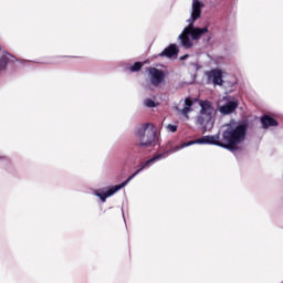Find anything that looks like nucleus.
I'll return each mask as SVG.
<instances>
[{
  "label": "nucleus",
  "instance_id": "obj_1",
  "mask_svg": "<svg viewBox=\"0 0 283 283\" xmlns=\"http://www.w3.org/2000/svg\"><path fill=\"white\" fill-rule=\"evenodd\" d=\"M249 132V122L244 120L239 124H230L222 134L223 149L235 151L238 145L244 143Z\"/></svg>",
  "mask_w": 283,
  "mask_h": 283
},
{
  "label": "nucleus",
  "instance_id": "obj_2",
  "mask_svg": "<svg viewBox=\"0 0 283 283\" xmlns=\"http://www.w3.org/2000/svg\"><path fill=\"white\" fill-rule=\"evenodd\" d=\"M160 158H163V155H154L153 158L146 161H143L138 166V169L132 176H129L127 180L123 181L120 185L113 186L106 192L97 193L98 198H101L102 202H105V200H107V198H109L111 196H114L116 191H120L123 187H127V185H129V182H132V180H134V178H136V176H138V174L143 171V169H147V167H149L150 165H154V163H156V160H160Z\"/></svg>",
  "mask_w": 283,
  "mask_h": 283
},
{
  "label": "nucleus",
  "instance_id": "obj_3",
  "mask_svg": "<svg viewBox=\"0 0 283 283\" xmlns=\"http://www.w3.org/2000/svg\"><path fill=\"white\" fill-rule=\"evenodd\" d=\"M217 145V147H223L224 143H222L220 140V137H216V136H203L198 138L197 140H190L187 143H184L179 146H176L165 153L161 154H155V156H163L161 158H159V160H163V158H165L166 156H169V154H176V151H180V149H185V147H191V145Z\"/></svg>",
  "mask_w": 283,
  "mask_h": 283
},
{
  "label": "nucleus",
  "instance_id": "obj_4",
  "mask_svg": "<svg viewBox=\"0 0 283 283\" xmlns=\"http://www.w3.org/2000/svg\"><path fill=\"white\" fill-rule=\"evenodd\" d=\"M136 138L139 147H151L156 142V129L153 124H143L136 132Z\"/></svg>",
  "mask_w": 283,
  "mask_h": 283
},
{
  "label": "nucleus",
  "instance_id": "obj_5",
  "mask_svg": "<svg viewBox=\"0 0 283 283\" xmlns=\"http://www.w3.org/2000/svg\"><path fill=\"white\" fill-rule=\"evenodd\" d=\"M148 73L150 76V83L155 87H158V85L163 84L165 81V71L156 69V67H149Z\"/></svg>",
  "mask_w": 283,
  "mask_h": 283
},
{
  "label": "nucleus",
  "instance_id": "obj_6",
  "mask_svg": "<svg viewBox=\"0 0 283 283\" xmlns=\"http://www.w3.org/2000/svg\"><path fill=\"white\" fill-rule=\"evenodd\" d=\"M187 34H190L193 41H198L202 38V34L209 32V28L205 27L202 29L193 27V22H189V25L186 27Z\"/></svg>",
  "mask_w": 283,
  "mask_h": 283
},
{
  "label": "nucleus",
  "instance_id": "obj_7",
  "mask_svg": "<svg viewBox=\"0 0 283 283\" xmlns=\"http://www.w3.org/2000/svg\"><path fill=\"white\" fill-rule=\"evenodd\" d=\"M202 8H205V4L200 0H193L191 18L188 20L189 23H195V21L202 17Z\"/></svg>",
  "mask_w": 283,
  "mask_h": 283
},
{
  "label": "nucleus",
  "instance_id": "obj_8",
  "mask_svg": "<svg viewBox=\"0 0 283 283\" xmlns=\"http://www.w3.org/2000/svg\"><path fill=\"white\" fill-rule=\"evenodd\" d=\"M240 105V102L238 99L229 101L224 105L219 107L220 114H223V116H229V114H233L238 109Z\"/></svg>",
  "mask_w": 283,
  "mask_h": 283
},
{
  "label": "nucleus",
  "instance_id": "obj_9",
  "mask_svg": "<svg viewBox=\"0 0 283 283\" xmlns=\"http://www.w3.org/2000/svg\"><path fill=\"white\" fill-rule=\"evenodd\" d=\"M208 81H212L213 85H222V71L220 69H212L207 72Z\"/></svg>",
  "mask_w": 283,
  "mask_h": 283
},
{
  "label": "nucleus",
  "instance_id": "obj_10",
  "mask_svg": "<svg viewBox=\"0 0 283 283\" xmlns=\"http://www.w3.org/2000/svg\"><path fill=\"white\" fill-rule=\"evenodd\" d=\"M13 59L14 56H12L10 53L0 51V70H6V67H8V63L14 61Z\"/></svg>",
  "mask_w": 283,
  "mask_h": 283
},
{
  "label": "nucleus",
  "instance_id": "obj_11",
  "mask_svg": "<svg viewBox=\"0 0 283 283\" xmlns=\"http://www.w3.org/2000/svg\"><path fill=\"white\" fill-rule=\"evenodd\" d=\"M261 124L263 129H269V127H277L279 123L275 118L271 117L270 115H263L261 117Z\"/></svg>",
  "mask_w": 283,
  "mask_h": 283
},
{
  "label": "nucleus",
  "instance_id": "obj_12",
  "mask_svg": "<svg viewBox=\"0 0 283 283\" xmlns=\"http://www.w3.org/2000/svg\"><path fill=\"white\" fill-rule=\"evenodd\" d=\"M178 46L176 44H170L161 53L160 56H166V59H172V56H178Z\"/></svg>",
  "mask_w": 283,
  "mask_h": 283
},
{
  "label": "nucleus",
  "instance_id": "obj_13",
  "mask_svg": "<svg viewBox=\"0 0 283 283\" xmlns=\"http://www.w3.org/2000/svg\"><path fill=\"white\" fill-rule=\"evenodd\" d=\"M190 33L186 32V29H184L182 33L179 35V40L181 41L182 48H186V50H189V48L193 46V43L191 42V39L189 38Z\"/></svg>",
  "mask_w": 283,
  "mask_h": 283
},
{
  "label": "nucleus",
  "instance_id": "obj_14",
  "mask_svg": "<svg viewBox=\"0 0 283 283\" xmlns=\"http://www.w3.org/2000/svg\"><path fill=\"white\" fill-rule=\"evenodd\" d=\"M201 114L203 116H211L213 114V107L211 106V102L205 101L201 102Z\"/></svg>",
  "mask_w": 283,
  "mask_h": 283
},
{
  "label": "nucleus",
  "instance_id": "obj_15",
  "mask_svg": "<svg viewBox=\"0 0 283 283\" xmlns=\"http://www.w3.org/2000/svg\"><path fill=\"white\" fill-rule=\"evenodd\" d=\"M143 70V62H135L134 65L130 66V72H140Z\"/></svg>",
  "mask_w": 283,
  "mask_h": 283
},
{
  "label": "nucleus",
  "instance_id": "obj_16",
  "mask_svg": "<svg viewBox=\"0 0 283 283\" xmlns=\"http://www.w3.org/2000/svg\"><path fill=\"white\" fill-rule=\"evenodd\" d=\"M144 105H145L146 107H156V102H154L151 98H146V99L144 101Z\"/></svg>",
  "mask_w": 283,
  "mask_h": 283
},
{
  "label": "nucleus",
  "instance_id": "obj_17",
  "mask_svg": "<svg viewBox=\"0 0 283 283\" xmlns=\"http://www.w3.org/2000/svg\"><path fill=\"white\" fill-rule=\"evenodd\" d=\"M192 105H193V101H191L190 97H187L185 99V107H188L189 109H191Z\"/></svg>",
  "mask_w": 283,
  "mask_h": 283
},
{
  "label": "nucleus",
  "instance_id": "obj_18",
  "mask_svg": "<svg viewBox=\"0 0 283 283\" xmlns=\"http://www.w3.org/2000/svg\"><path fill=\"white\" fill-rule=\"evenodd\" d=\"M167 129H169L172 134H176V132H178V126L169 124Z\"/></svg>",
  "mask_w": 283,
  "mask_h": 283
},
{
  "label": "nucleus",
  "instance_id": "obj_19",
  "mask_svg": "<svg viewBox=\"0 0 283 283\" xmlns=\"http://www.w3.org/2000/svg\"><path fill=\"white\" fill-rule=\"evenodd\" d=\"M189 112H191V108L185 106L182 109H181V114L182 116H187L189 114Z\"/></svg>",
  "mask_w": 283,
  "mask_h": 283
},
{
  "label": "nucleus",
  "instance_id": "obj_20",
  "mask_svg": "<svg viewBox=\"0 0 283 283\" xmlns=\"http://www.w3.org/2000/svg\"><path fill=\"white\" fill-rule=\"evenodd\" d=\"M187 56H189V55H185V56H182V57H181V61H185V59H187Z\"/></svg>",
  "mask_w": 283,
  "mask_h": 283
}]
</instances>
